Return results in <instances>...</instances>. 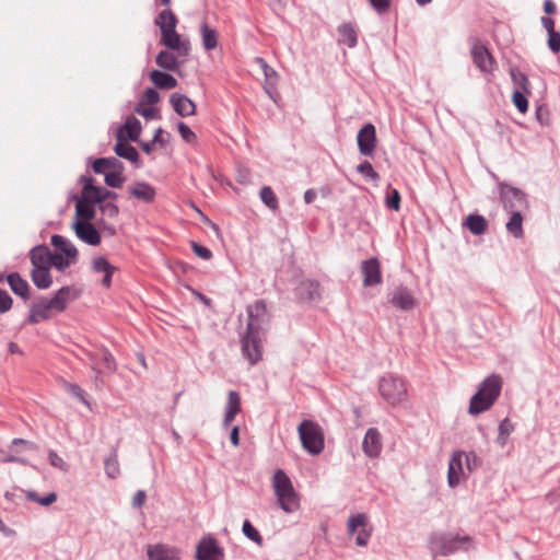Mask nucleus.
<instances>
[{"label":"nucleus","mask_w":560,"mask_h":560,"mask_svg":"<svg viewBox=\"0 0 560 560\" xmlns=\"http://www.w3.org/2000/svg\"><path fill=\"white\" fill-rule=\"evenodd\" d=\"M141 130L140 120L131 115L128 116L125 124L118 128L116 136H122L126 138V141H138Z\"/></svg>","instance_id":"24"},{"label":"nucleus","mask_w":560,"mask_h":560,"mask_svg":"<svg viewBox=\"0 0 560 560\" xmlns=\"http://www.w3.org/2000/svg\"><path fill=\"white\" fill-rule=\"evenodd\" d=\"M242 532L249 540L254 541L258 546L262 545L264 539L261 535L248 520L244 521Z\"/></svg>","instance_id":"45"},{"label":"nucleus","mask_w":560,"mask_h":560,"mask_svg":"<svg viewBox=\"0 0 560 560\" xmlns=\"http://www.w3.org/2000/svg\"><path fill=\"white\" fill-rule=\"evenodd\" d=\"M362 450L369 457H377L382 451L381 435L377 429L370 428L365 432Z\"/></svg>","instance_id":"22"},{"label":"nucleus","mask_w":560,"mask_h":560,"mask_svg":"<svg viewBox=\"0 0 560 560\" xmlns=\"http://www.w3.org/2000/svg\"><path fill=\"white\" fill-rule=\"evenodd\" d=\"M224 549L212 535L203 536L196 546L195 560H224Z\"/></svg>","instance_id":"11"},{"label":"nucleus","mask_w":560,"mask_h":560,"mask_svg":"<svg viewBox=\"0 0 560 560\" xmlns=\"http://www.w3.org/2000/svg\"><path fill=\"white\" fill-rule=\"evenodd\" d=\"M19 445H23L25 447V450H30V451L37 450L36 444H34L33 442L26 441L24 439H14L11 443V448L19 446Z\"/></svg>","instance_id":"62"},{"label":"nucleus","mask_w":560,"mask_h":560,"mask_svg":"<svg viewBox=\"0 0 560 560\" xmlns=\"http://www.w3.org/2000/svg\"><path fill=\"white\" fill-rule=\"evenodd\" d=\"M357 142L362 155L372 156L376 147V129L373 124L364 125L358 132Z\"/></svg>","instance_id":"14"},{"label":"nucleus","mask_w":560,"mask_h":560,"mask_svg":"<svg viewBox=\"0 0 560 560\" xmlns=\"http://www.w3.org/2000/svg\"><path fill=\"white\" fill-rule=\"evenodd\" d=\"M78 254L77 247H55L51 252L50 267L63 271L77 261Z\"/></svg>","instance_id":"15"},{"label":"nucleus","mask_w":560,"mask_h":560,"mask_svg":"<svg viewBox=\"0 0 560 560\" xmlns=\"http://www.w3.org/2000/svg\"><path fill=\"white\" fill-rule=\"evenodd\" d=\"M241 411V397L236 390L228 393L226 406L224 410L223 427H229Z\"/></svg>","instance_id":"27"},{"label":"nucleus","mask_w":560,"mask_h":560,"mask_svg":"<svg viewBox=\"0 0 560 560\" xmlns=\"http://www.w3.org/2000/svg\"><path fill=\"white\" fill-rule=\"evenodd\" d=\"M536 118L542 126H547L550 122V113L546 105H540L536 109Z\"/></svg>","instance_id":"57"},{"label":"nucleus","mask_w":560,"mask_h":560,"mask_svg":"<svg viewBox=\"0 0 560 560\" xmlns=\"http://www.w3.org/2000/svg\"><path fill=\"white\" fill-rule=\"evenodd\" d=\"M32 281L38 289H48L52 283V278L49 268H33Z\"/></svg>","instance_id":"37"},{"label":"nucleus","mask_w":560,"mask_h":560,"mask_svg":"<svg viewBox=\"0 0 560 560\" xmlns=\"http://www.w3.org/2000/svg\"><path fill=\"white\" fill-rule=\"evenodd\" d=\"M68 389L69 392L74 396L77 397L79 400H81L83 404H88L86 400H85V393L84 390L79 386V385H75V384H69L68 385Z\"/></svg>","instance_id":"61"},{"label":"nucleus","mask_w":560,"mask_h":560,"mask_svg":"<svg viewBox=\"0 0 560 560\" xmlns=\"http://www.w3.org/2000/svg\"><path fill=\"white\" fill-rule=\"evenodd\" d=\"M501 389L502 380L499 375L492 374L486 377L470 398L468 413L478 416L489 410L499 398Z\"/></svg>","instance_id":"3"},{"label":"nucleus","mask_w":560,"mask_h":560,"mask_svg":"<svg viewBox=\"0 0 560 560\" xmlns=\"http://www.w3.org/2000/svg\"><path fill=\"white\" fill-rule=\"evenodd\" d=\"M95 215V203L85 198H78L75 202V221H91Z\"/></svg>","instance_id":"33"},{"label":"nucleus","mask_w":560,"mask_h":560,"mask_svg":"<svg viewBox=\"0 0 560 560\" xmlns=\"http://www.w3.org/2000/svg\"><path fill=\"white\" fill-rule=\"evenodd\" d=\"M161 44L171 50H176L178 56L187 57L190 52L188 39H182L176 28L168 27L161 33Z\"/></svg>","instance_id":"13"},{"label":"nucleus","mask_w":560,"mask_h":560,"mask_svg":"<svg viewBox=\"0 0 560 560\" xmlns=\"http://www.w3.org/2000/svg\"><path fill=\"white\" fill-rule=\"evenodd\" d=\"M145 104L143 102H139L137 106L135 107V112L145 119H153L158 118L159 116V109L153 107V105L145 107Z\"/></svg>","instance_id":"48"},{"label":"nucleus","mask_w":560,"mask_h":560,"mask_svg":"<svg viewBox=\"0 0 560 560\" xmlns=\"http://www.w3.org/2000/svg\"><path fill=\"white\" fill-rule=\"evenodd\" d=\"M429 545L434 557H446L457 551H468L472 548V539L468 535L434 533L430 536Z\"/></svg>","instance_id":"4"},{"label":"nucleus","mask_w":560,"mask_h":560,"mask_svg":"<svg viewBox=\"0 0 560 560\" xmlns=\"http://www.w3.org/2000/svg\"><path fill=\"white\" fill-rule=\"evenodd\" d=\"M74 231L77 236L88 245H98L101 243V234L91 221H75Z\"/></svg>","instance_id":"18"},{"label":"nucleus","mask_w":560,"mask_h":560,"mask_svg":"<svg viewBox=\"0 0 560 560\" xmlns=\"http://www.w3.org/2000/svg\"><path fill=\"white\" fill-rule=\"evenodd\" d=\"M547 45H548V48L553 54L559 52L560 51V33L557 31L549 33Z\"/></svg>","instance_id":"54"},{"label":"nucleus","mask_w":560,"mask_h":560,"mask_svg":"<svg viewBox=\"0 0 560 560\" xmlns=\"http://www.w3.org/2000/svg\"><path fill=\"white\" fill-rule=\"evenodd\" d=\"M400 200L401 198L398 190L393 189L392 192L386 197V206L388 209L397 211L400 207Z\"/></svg>","instance_id":"52"},{"label":"nucleus","mask_w":560,"mask_h":560,"mask_svg":"<svg viewBox=\"0 0 560 560\" xmlns=\"http://www.w3.org/2000/svg\"><path fill=\"white\" fill-rule=\"evenodd\" d=\"M124 171L125 168H117L114 171L103 173L105 176V184L112 188H120L126 180V177L124 176Z\"/></svg>","instance_id":"41"},{"label":"nucleus","mask_w":560,"mask_h":560,"mask_svg":"<svg viewBox=\"0 0 560 560\" xmlns=\"http://www.w3.org/2000/svg\"><path fill=\"white\" fill-rule=\"evenodd\" d=\"M272 487L278 504L284 512L293 513L299 509V497L290 478L282 469H278L273 474Z\"/></svg>","instance_id":"5"},{"label":"nucleus","mask_w":560,"mask_h":560,"mask_svg":"<svg viewBox=\"0 0 560 560\" xmlns=\"http://www.w3.org/2000/svg\"><path fill=\"white\" fill-rule=\"evenodd\" d=\"M147 494L143 490H138L132 498V506L141 508L144 504Z\"/></svg>","instance_id":"63"},{"label":"nucleus","mask_w":560,"mask_h":560,"mask_svg":"<svg viewBox=\"0 0 560 560\" xmlns=\"http://www.w3.org/2000/svg\"><path fill=\"white\" fill-rule=\"evenodd\" d=\"M390 303L402 311H410L416 302L408 289L399 288L393 294Z\"/></svg>","instance_id":"29"},{"label":"nucleus","mask_w":560,"mask_h":560,"mask_svg":"<svg viewBox=\"0 0 560 560\" xmlns=\"http://www.w3.org/2000/svg\"><path fill=\"white\" fill-rule=\"evenodd\" d=\"M80 183L83 184V187L81 190L82 198H85L95 205L103 202L104 187L95 186L93 177L82 175L80 177Z\"/></svg>","instance_id":"23"},{"label":"nucleus","mask_w":560,"mask_h":560,"mask_svg":"<svg viewBox=\"0 0 560 560\" xmlns=\"http://www.w3.org/2000/svg\"><path fill=\"white\" fill-rule=\"evenodd\" d=\"M177 130L180 135V137L183 138V140L187 143H194L196 142L197 140V136L196 133L190 129V127L183 122V121H179L177 124Z\"/></svg>","instance_id":"49"},{"label":"nucleus","mask_w":560,"mask_h":560,"mask_svg":"<svg viewBox=\"0 0 560 560\" xmlns=\"http://www.w3.org/2000/svg\"><path fill=\"white\" fill-rule=\"evenodd\" d=\"M499 433H501V435H508L510 436V434L513 432L514 430V425L512 424V422L510 421L509 418H504L500 424H499Z\"/></svg>","instance_id":"60"},{"label":"nucleus","mask_w":560,"mask_h":560,"mask_svg":"<svg viewBox=\"0 0 560 560\" xmlns=\"http://www.w3.org/2000/svg\"><path fill=\"white\" fill-rule=\"evenodd\" d=\"M150 80L158 89L170 90L177 86V80L170 73L161 70H152L149 74Z\"/></svg>","instance_id":"31"},{"label":"nucleus","mask_w":560,"mask_h":560,"mask_svg":"<svg viewBox=\"0 0 560 560\" xmlns=\"http://www.w3.org/2000/svg\"><path fill=\"white\" fill-rule=\"evenodd\" d=\"M499 187L500 198L505 210L515 211L528 208L527 196L523 190L505 183H501Z\"/></svg>","instance_id":"9"},{"label":"nucleus","mask_w":560,"mask_h":560,"mask_svg":"<svg viewBox=\"0 0 560 560\" xmlns=\"http://www.w3.org/2000/svg\"><path fill=\"white\" fill-rule=\"evenodd\" d=\"M117 168H125V166L121 161L113 156L98 158L92 162V170L96 174H102Z\"/></svg>","instance_id":"34"},{"label":"nucleus","mask_w":560,"mask_h":560,"mask_svg":"<svg viewBox=\"0 0 560 560\" xmlns=\"http://www.w3.org/2000/svg\"><path fill=\"white\" fill-rule=\"evenodd\" d=\"M48 460L50 465L56 468H59L63 471L68 469V465L66 464V462L55 451H49Z\"/></svg>","instance_id":"56"},{"label":"nucleus","mask_w":560,"mask_h":560,"mask_svg":"<svg viewBox=\"0 0 560 560\" xmlns=\"http://www.w3.org/2000/svg\"><path fill=\"white\" fill-rule=\"evenodd\" d=\"M510 74L513 83L520 88V91H524L525 93L530 94L529 81L525 73L518 69L513 68L511 69Z\"/></svg>","instance_id":"44"},{"label":"nucleus","mask_w":560,"mask_h":560,"mask_svg":"<svg viewBox=\"0 0 560 560\" xmlns=\"http://www.w3.org/2000/svg\"><path fill=\"white\" fill-rule=\"evenodd\" d=\"M295 296L301 301H315L319 296L318 283L310 279L295 278Z\"/></svg>","instance_id":"17"},{"label":"nucleus","mask_w":560,"mask_h":560,"mask_svg":"<svg viewBox=\"0 0 560 560\" xmlns=\"http://www.w3.org/2000/svg\"><path fill=\"white\" fill-rule=\"evenodd\" d=\"M105 474L108 478H117L120 474L119 463L116 452H113L104 462Z\"/></svg>","instance_id":"43"},{"label":"nucleus","mask_w":560,"mask_h":560,"mask_svg":"<svg viewBox=\"0 0 560 560\" xmlns=\"http://www.w3.org/2000/svg\"><path fill=\"white\" fill-rule=\"evenodd\" d=\"M155 63L166 71H178L180 62L175 54L168 50H161L155 57Z\"/></svg>","instance_id":"35"},{"label":"nucleus","mask_w":560,"mask_h":560,"mask_svg":"<svg viewBox=\"0 0 560 560\" xmlns=\"http://www.w3.org/2000/svg\"><path fill=\"white\" fill-rule=\"evenodd\" d=\"M472 62L483 73H492L495 66V59L488 48L477 38L474 39L470 49Z\"/></svg>","instance_id":"12"},{"label":"nucleus","mask_w":560,"mask_h":560,"mask_svg":"<svg viewBox=\"0 0 560 560\" xmlns=\"http://www.w3.org/2000/svg\"><path fill=\"white\" fill-rule=\"evenodd\" d=\"M7 281L14 294L26 300L30 298V285L18 272H12L7 277Z\"/></svg>","instance_id":"32"},{"label":"nucleus","mask_w":560,"mask_h":560,"mask_svg":"<svg viewBox=\"0 0 560 560\" xmlns=\"http://www.w3.org/2000/svg\"><path fill=\"white\" fill-rule=\"evenodd\" d=\"M357 171L365 178L377 182L380 179V175L374 171L372 164L369 161H363L357 166Z\"/></svg>","instance_id":"47"},{"label":"nucleus","mask_w":560,"mask_h":560,"mask_svg":"<svg viewBox=\"0 0 560 560\" xmlns=\"http://www.w3.org/2000/svg\"><path fill=\"white\" fill-rule=\"evenodd\" d=\"M361 271L364 276V287H372L378 284L382 281L380 264L376 258H370L368 260L362 261Z\"/></svg>","instance_id":"21"},{"label":"nucleus","mask_w":560,"mask_h":560,"mask_svg":"<svg viewBox=\"0 0 560 560\" xmlns=\"http://www.w3.org/2000/svg\"><path fill=\"white\" fill-rule=\"evenodd\" d=\"M116 144L114 147V152L125 160L130 161L131 163L138 164L140 161L139 152L135 147L126 141V138L122 136H116Z\"/></svg>","instance_id":"26"},{"label":"nucleus","mask_w":560,"mask_h":560,"mask_svg":"<svg viewBox=\"0 0 560 560\" xmlns=\"http://www.w3.org/2000/svg\"><path fill=\"white\" fill-rule=\"evenodd\" d=\"M177 16L171 9L162 10L154 20L156 26H159L160 32L165 31L168 27L176 28L177 25Z\"/></svg>","instance_id":"36"},{"label":"nucleus","mask_w":560,"mask_h":560,"mask_svg":"<svg viewBox=\"0 0 560 560\" xmlns=\"http://www.w3.org/2000/svg\"><path fill=\"white\" fill-rule=\"evenodd\" d=\"M247 315L246 332L241 338L242 354L254 365L262 358L261 336L269 322L266 303L259 300L248 305Z\"/></svg>","instance_id":"1"},{"label":"nucleus","mask_w":560,"mask_h":560,"mask_svg":"<svg viewBox=\"0 0 560 560\" xmlns=\"http://www.w3.org/2000/svg\"><path fill=\"white\" fill-rule=\"evenodd\" d=\"M30 258L33 268H50L51 252L49 247H32Z\"/></svg>","instance_id":"30"},{"label":"nucleus","mask_w":560,"mask_h":560,"mask_svg":"<svg viewBox=\"0 0 560 560\" xmlns=\"http://www.w3.org/2000/svg\"><path fill=\"white\" fill-rule=\"evenodd\" d=\"M160 101V94L159 92L153 88H148L143 92L142 98L140 102H143L145 105H154L159 103Z\"/></svg>","instance_id":"50"},{"label":"nucleus","mask_w":560,"mask_h":560,"mask_svg":"<svg viewBox=\"0 0 560 560\" xmlns=\"http://www.w3.org/2000/svg\"><path fill=\"white\" fill-rule=\"evenodd\" d=\"M170 103L174 112L180 117L192 116L196 114V104L188 96L180 93H173L170 96Z\"/></svg>","instance_id":"20"},{"label":"nucleus","mask_w":560,"mask_h":560,"mask_svg":"<svg viewBox=\"0 0 560 560\" xmlns=\"http://www.w3.org/2000/svg\"><path fill=\"white\" fill-rule=\"evenodd\" d=\"M128 191L132 197L145 203L153 202L156 196L154 187L147 182H137L133 186L128 187Z\"/></svg>","instance_id":"25"},{"label":"nucleus","mask_w":560,"mask_h":560,"mask_svg":"<svg viewBox=\"0 0 560 560\" xmlns=\"http://www.w3.org/2000/svg\"><path fill=\"white\" fill-rule=\"evenodd\" d=\"M472 234L481 235L488 226L487 220L480 214H469L464 224Z\"/></svg>","instance_id":"38"},{"label":"nucleus","mask_w":560,"mask_h":560,"mask_svg":"<svg viewBox=\"0 0 560 560\" xmlns=\"http://www.w3.org/2000/svg\"><path fill=\"white\" fill-rule=\"evenodd\" d=\"M12 304L13 300L10 294L5 290L0 289V313L3 314L10 311Z\"/></svg>","instance_id":"53"},{"label":"nucleus","mask_w":560,"mask_h":560,"mask_svg":"<svg viewBox=\"0 0 560 560\" xmlns=\"http://www.w3.org/2000/svg\"><path fill=\"white\" fill-rule=\"evenodd\" d=\"M523 210L509 211L511 217L506 223V230L510 234L515 237H521L523 235Z\"/></svg>","instance_id":"40"},{"label":"nucleus","mask_w":560,"mask_h":560,"mask_svg":"<svg viewBox=\"0 0 560 560\" xmlns=\"http://www.w3.org/2000/svg\"><path fill=\"white\" fill-rule=\"evenodd\" d=\"M101 355L104 368L108 371H114L116 369V364L112 353L108 352L107 350H104L102 351Z\"/></svg>","instance_id":"59"},{"label":"nucleus","mask_w":560,"mask_h":560,"mask_svg":"<svg viewBox=\"0 0 560 560\" xmlns=\"http://www.w3.org/2000/svg\"><path fill=\"white\" fill-rule=\"evenodd\" d=\"M303 448L311 455H318L325 447L324 432L319 424L303 420L298 427Z\"/></svg>","instance_id":"6"},{"label":"nucleus","mask_w":560,"mask_h":560,"mask_svg":"<svg viewBox=\"0 0 560 560\" xmlns=\"http://www.w3.org/2000/svg\"><path fill=\"white\" fill-rule=\"evenodd\" d=\"M378 392L384 400L392 406H396L407 398L405 380L394 374H386L380 380Z\"/></svg>","instance_id":"7"},{"label":"nucleus","mask_w":560,"mask_h":560,"mask_svg":"<svg viewBox=\"0 0 560 560\" xmlns=\"http://www.w3.org/2000/svg\"><path fill=\"white\" fill-rule=\"evenodd\" d=\"M465 467L470 470V457L463 451L453 453L448 462L447 482L451 488L459 485L465 474Z\"/></svg>","instance_id":"10"},{"label":"nucleus","mask_w":560,"mask_h":560,"mask_svg":"<svg viewBox=\"0 0 560 560\" xmlns=\"http://www.w3.org/2000/svg\"><path fill=\"white\" fill-rule=\"evenodd\" d=\"M373 527L365 513L351 515L347 522V533L349 536H355V545L365 547L372 536Z\"/></svg>","instance_id":"8"},{"label":"nucleus","mask_w":560,"mask_h":560,"mask_svg":"<svg viewBox=\"0 0 560 560\" xmlns=\"http://www.w3.org/2000/svg\"><path fill=\"white\" fill-rule=\"evenodd\" d=\"M371 7L378 13H385L388 11L392 4V0H369Z\"/></svg>","instance_id":"58"},{"label":"nucleus","mask_w":560,"mask_h":560,"mask_svg":"<svg viewBox=\"0 0 560 560\" xmlns=\"http://www.w3.org/2000/svg\"><path fill=\"white\" fill-rule=\"evenodd\" d=\"M91 269L94 273H102V285L106 289L112 285L113 275L117 271V267L112 265L105 257L97 256L91 261Z\"/></svg>","instance_id":"19"},{"label":"nucleus","mask_w":560,"mask_h":560,"mask_svg":"<svg viewBox=\"0 0 560 560\" xmlns=\"http://www.w3.org/2000/svg\"><path fill=\"white\" fill-rule=\"evenodd\" d=\"M170 139L171 135L168 132L164 131L162 128H158L152 139V143L165 147L170 142Z\"/></svg>","instance_id":"55"},{"label":"nucleus","mask_w":560,"mask_h":560,"mask_svg":"<svg viewBox=\"0 0 560 560\" xmlns=\"http://www.w3.org/2000/svg\"><path fill=\"white\" fill-rule=\"evenodd\" d=\"M82 293L81 289L73 285L60 288L52 298H39L31 305L27 323L38 324L49 319L54 313H62L68 304L75 301Z\"/></svg>","instance_id":"2"},{"label":"nucleus","mask_w":560,"mask_h":560,"mask_svg":"<svg viewBox=\"0 0 560 560\" xmlns=\"http://www.w3.org/2000/svg\"><path fill=\"white\" fill-rule=\"evenodd\" d=\"M192 250L201 259L209 260L212 257L209 247H192Z\"/></svg>","instance_id":"64"},{"label":"nucleus","mask_w":560,"mask_h":560,"mask_svg":"<svg viewBox=\"0 0 560 560\" xmlns=\"http://www.w3.org/2000/svg\"><path fill=\"white\" fill-rule=\"evenodd\" d=\"M259 196L261 201L270 209L278 210L279 209V200L276 196L275 191L269 186H264L260 188Z\"/></svg>","instance_id":"42"},{"label":"nucleus","mask_w":560,"mask_h":560,"mask_svg":"<svg viewBox=\"0 0 560 560\" xmlns=\"http://www.w3.org/2000/svg\"><path fill=\"white\" fill-rule=\"evenodd\" d=\"M338 43L347 45L349 48H353L358 44V28L353 23H342L337 28Z\"/></svg>","instance_id":"28"},{"label":"nucleus","mask_w":560,"mask_h":560,"mask_svg":"<svg viewBox=\"0 0 560 560\" xmlns=\"http://www.w3.org/2000/svg\"><path fill=\"white\" fill-rule=\"evenodd\" d=\"M100 205V210L102 212L103 215L105 217H108V218H116L119 213V208L116 203L114 202H102V203H98Z\"/></svg>","instance_id":"51"},{"label":"nucleus","mask_w":560,"mask_h":560,"mask_svg":"<svg viewBox=\"0 0 560 560\" xmlns=\"http://www.w3.org/2000/svg\"><path fill=\"white\" fill-rule=\"evenodd\" d=\"M524 91L515 90L512 94V102L520 113L524 114L528 109V101Z\"/></svg>","instance_id":"46"},{"label":"nucleus","mask_w":560,"mask_h":560,"mask_svg":"<svg viewBox=\"0 0 560 560\" xmlns=\"http://www.w3.org/2000/svg\"><path fill=\"white\" fill-rule=\"evenodd\" d=\"M147 557L149 560H180L182 550L167 544H154L147 546Z\"/></svg>","instance_id":"16"},{"label":"nucleus","mask_w":560,"mask_h":560,"mask_svg":"<svg viewBox=\"0 0 560 560\" xmlns=\"http://www.w3.org/2000/svg\"><path fill=\"white\" fill-rule=\"evenodd\" d=\"M202 46L206 50H212L218 46V32L207 23L200 25Z\"/></svg>","instance_id":"39"}]
</instances>
